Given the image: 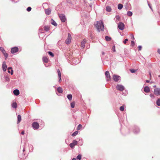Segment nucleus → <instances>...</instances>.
<instances>
[{"label": "nucleus", "mask_w": 160, "mask_h": 160, "mask_svg": "<svg viewBox=\"0 0 160 160\" xmlns=\"http://www.w3.org/2000/svg\"><path fill=\"white\" fill-rule=\"evenodd\" d=\"M57 72H58V77H61V76L60 71L58 69L57 70Z\"/></svg>", "instance_id": "c9c22d12"}, {"label": "nucleus", "mask_w": 160, "mask_h": 160, "mask_svg": "<svg viewBox=\"0 0 160 160\" xmlns=\"http://www.w3.org/2000/svg\"><path fill=\"white\" fill-rule=\"evenodd\" d=\"M154 93L157 96H160V88H157L154 89Z\"/></svg>", "instance_id": "423d86ee"}, {"label": "nucleus", "mask_w": 160, "mask_h": 160, "mask_svg": "<svg viewBox=\"0 0 160 160\" xmlns=\"http://www.w3.org/2000/svg\"><path fill=\"white\" fill-rule=\"evenodd\" d=\"M72 160H77L76 158H73Z\"/></svg>", "instance_id": "bf43d9fd"}, {"label": "nucleus", "mask_w": 160, "mask_h": 160, "mask_svg": "<svg viewBox=\"0 0 160 160\" xmlns=\"http://www.w3.org/2000/svg\"><path fill=\"white\" fill-rule=\"evenodd\" d=\"M82 128V125L81 124H79L77 128V130H80L81 128Z\"/></svg>", "instance_id": "473e14b6"}, {"label": "nucleus", "mask_w": 160, "mask_h": 160, "mask_svg": "<svg viewBox=\"0 0 160 160\" xmlns=\"http://www.w3.org/2000/svg\"><path fill=\"white\" fill-rule=\"evenodd\" d=\"M136 70L134 69H130V71L131 73H133L135 72L136 71Z\"/></svg>", "instance_id": "79ce46f5"}, {"label": "nucleus", "mask_w": 160, "mask_h": 160, "mask_svg": "<svg viewBox=\"0 0 160 160\" xmlns=\"http://www.w3.org/2000/svg\"><path fill=\"white\" fill-rule=\"evenodd\" d=\"M57 91L60 93H62L63 90L62 88L61 87H58L57 89Z\"/></svg>", "instance_id": "6ab92c4d"}, {"label": "nucleus", "mask_w": 160, "mask_h": 160, "mask_svg": "<svg viewBox=\"0 0 160 160\" xmlns=\"http://www.w3.org/2000/svg\"><path fill=\"white\" fill-rule=\"evenodd\" d=\"M150 76H151V74L150 73Z\"/></svg>", "instance_id": "69168bd1"}, {"label": "nucleus", "mask_w": 160, "mask_h": 160, "mask_svg": "<svg viewBox=\"0 0 160 160\" xmlns=\"http://www.w3.org/2000/svg\"><path fill=\"white\" fill-rule=\"evenodd\" d=\"M25 133V132H24V131H23L22 132H21V134H22V135H24Z\"/></svg>", "instance_id": "6e6d98bb"}, {"label": "nucleus", "mask_w": 160, "mask_h": 160, "mask_svg": "<svg viewBox=\"0 0 160 160\" xmlns=\"http://www.w3.org/2000/svg\"><path fill=\"white\" fill-rule=\"evenodd\" d=\"M158 52L160 54V49H158Z\"/></svg>", "instance_id": "5fc2aeb1"}, {"label": "nucleus", "mask_w": 160, "mask_h": 160, "mask_svg": "<svg viewBox=\"0 0 160 160\" xmlns=\"http://www.w3.org/2000/svg\"><path fill=\"white\" fill-rule=\"evenodd\" d=\"M18 118V121H17V123H19L21 120V115H18L17 117Z\"/></svg>", "instance_id": "4be33fe9"}, {"label": "nucleus", "mask_w": 160, "mask_h": 160, "mask_svg": "<svg viewBox=\"0 0 160 160\" xmlns=\"http://www.w3.org/2000/svg\"><path fill=\"white\" fill-rule=\"evenodd\" d=\"M0 50L2 52L3 54L6 52L4 49L2 47H0Z\"/></svg>", "instance_id": "7c9ffc66"}, {"label": "nucleus", "mask_w": 160, "mask_h": 160, "mask_svg": "<svg viewBox=\"0 0 160 160\" xmlns=\"http://www.w3.org/2000/svg\"><path fill=\"white\" fill-rule=\"evenodd\" d=\"M127 14L129 16H131L132 15V13L131 11H128L127 12Z\"/></svg>", "instance_id": "2f4dec72"}, {"label": "nucleus", "mask_w": 160, "mask_h": 160, "mask_svg": "<svg viewBox=\"0 0 160 160\" xmlns=\"http://www.w3.org/2000/svg\"><path fill=\"white\" fill-rule=\"evenodd\" d=\"M148 6L151 9V10L152 11V9L151 5L148 2Z\"/></svg>", "instance_id": "8fccbe9b"}, {"label": "nucleus", "mask_w": 160, "mask_h": 160, "mask_svg": "<svg viewBox=\"0 0 160 160\" xmlns=\"http://www.w3.org/2000/svg\"><path fill=\"white\" fill-rule=\"evenodd\" d=\"M32 126L34 129H37L39 127V125L38 123L35 122L32 123Z\"/></svg>", "instance_id": "20e7f679"}, {"label": "nucleus", "mask_w": 160, "mask_h": 160, "mask_svg": "<svg viewBox=\"0 0 160 160\" xmlns=\"http://www.w3.org/2000/svg\"><path fill=\"white\" fill-rule=\"evenodd\" d=\"M59 78V80H58V82H61L62 81V79H61V77H58Z\"/></svg>", "instance_id": "3c124183"}, {"label": "nucleus", "mask_w": 160, "mask_h": 160, "mask_svg": "<svg viewBox=\"0 0 160 160\" xmlns=\"http://www.w3.org/2000/svg\"><path fill=\"white\" fill-rule=\"evenodd\" d=\"M42 60L43 62L45 63H47L48 61V59L46 57H43L42 58Z\"/></svg>", "instance_id": "aec40b11"}, {"label": "nucleus", "mask_w": 160, "mask_h": 160, "mask_svg": "<svg viewBox=\"0 0 160 160\" xmlns=\"http://www.w3.org/2000/svg\"><path fill=\"white\" fill-rule=\"evenodd\" d=\"M13 93L15 95L18 96L20 92L18 89H16L13 90Z\"/></svg>", "instance_id": "4468645a"}, {"label": "nucleus", "mask_w": 160, "mask_h": 160, "mask_svg": "<svg viewBox=\"0 0 160 160\" xmlns=\"http://www.w3.org/2000/svg\"><path fill=\"white\" fill-rule=\"evenodd\" d=\"M69 146L71 148H72L75 145L72 143L70 144Z\"/></svg>", "instance_id": "a19ab883"}, {"label": "nucleus", "mask_w": 160, "mask_h": 160, "mask_svg": "<svg viewBox=\"0 0 160 160\" xmlns=\"http://www.w3.org/2000/svg\"><path fill=\"white\" fill-rule=\"evenodd\" d=\"M8 72L9 73H11V75L13 74V70L11 67H9L8 68Z\"/></svg>", "instance_id": "a211bd4d"}, {"label": "nucleus", "mask_w": 160, "mask_h": 160, "mask_svg": "<svg viewBox=\"0 0 160 160\" xmlns=\"http://www.w3.org/2000/svg\"><path fill=\"white\" fill-rule=\"evenodd\" d=\"M48 54L50 55L51 56H52V57H53L54 56V54L52 52H50V51H49L48 52Z\"/></svg>", "instance_id": "4c0bfd02"}, {"label": "nucleus", "mask_w": 160, "mask_h": 160, "mask_svg": "<svg viewBox=\"0 0 160 160\" xmlns=\"http://www.w3.org/2000/svg\"><path fill=\"white\" fill-rule=\"evenodd\" d=\"M142 48V47L141 46H139L138 47V51H140Z\"/></svg>", "instance_id": "de8ad7c7"}, {"label": "nucleus", "mask_w": 160, "mask_h": 160, "mask_svg": "<svg viewBox=\"0 0 160 160\" xmlns=\"http://www.w3.org/2000/svg\"><path fill=\"white\" fill-rule=\"evenodd\" d=\"M50 27L48 26H46L44 27V29L46 32H48L49 31Z\"/></svg>", "instance_id": "b1692460"}, {"label": "nucleus", "mask_w": 160, "mask_h": 160, "mask_svg": "<svg viewBox=\"0 0 160 160\" xmlns=\"http://www.w3.org/2000/svg\"><path fill=\"white\" fill-rule=\"evenodd\" d=\"M120 19V17L119 15H117L115 17V21L116 22H118V21H119Z\"/></svg>", "instance_id": "393cba45"}, {"label": "nucleus", "mask_w": 160, "mask_h": 160, "mask_svg": "<svg viewBox=\"0 0 160 160\" xmlns=\"http://www.w3.org/2000/svg\"><path fill=\"white\" fill-rule=\"evenodd\" d=\"M150 89L148 86H145L144 88V91L146 93L149 92H150Z\"/></svg>", "instance_id": "ddd939ff"}, {"label": "nucleus", "mask_w": 160, "mask_h": 160, "mask_svg": "<svg viewBox=\"0 0 160 160\" xmlns=\"http://www.w3.org/2000/svg\"><path fill=\"white\" fill-rule=\"evenodd\" d=\"M67 97L68 99L70 101H71L72 100V96L71 94H69L67 96Z\"/></svg>", "instance_id": "5701e85b"}, {"label": "nucleus", "mask_w": 160, "mask_h": 160, "mask_svg": "<svg viewBox=\"0 0 160 160\" xmlns=\"http://www.w3.org/2000/svg\"><path fill=\"white\" fill-rule=\"evenodd\" d=\"M12 108H16L17 107V104L16 102L12 103Z\"/></svg>", "instance_id": "412c9836"}, {"label": "nucleus", "mask_w": 160, "mask_h": 160, "mask_svg": "<svg viewBox=\"0 0 160 160\" xmlns=\"http://www.w3.org/2000/svg\"><path fill=\"white\" fill-rule=\"evenodd\" d=\"M156 87V85H154V86H153V87L155 88Z\"/></svg>", "instance_id": "680f3d73"}, {"label": "nucleus", "mask_w": 160, "mask_h": 160, "mask_svg": "<svg viewBox=\"0 0 160 160\" xmlns=\"http://www.w3.org/2000/svg\"><path fill=\"white\" fill-rule=\"evenodd\" d=\"M31 9H32L30 7H29L27 8V10L28 12H30L31 11Z\"/></svg>", "instance_id": "c03bdc74"}, {"label": "nucleus", "mask_w": 160, "mask_h": 160, "mask_svg": "<svg viewBox=\"0 0 160 160\" xmlns=\"http://www.w3.org/2000/svg\"><path fill=\"white\" fill-rule=\"evenodd\" d=\"M50 23L51 24L55 26H57V24L56 22L53 20L52 19L50 20Z\"/></svg>", "instance_id": "f3484780"}, {"label": "nucleus", "mask_w": 160, "mask_h": 160, "mask_svg": "<svg viewBox=\"0 0 160 160\" xmlns=\"http://www.w3.org/2000/svg\"><path fill=\"white\" fill-rule=\"evenodd\" d=\"M123 7V5L121 4H119L118 5V9L120 10Z\"/></svg>", "instance_id": "bb28decb"}, {"label": "nucleus", "mask_w": 160, "mask_h": 160, "mask_svg": "<svg viewBox=\"0 0 160 160\" xmlns=\"http://www.w3.org/2000/svg\"><path fill=\"white\" fill-rule=\"evenodd\" d=\"M113 80L116 82H118L119 80L120 81V77L119 76L114 75L113 76Z\"/></svg>", "instance_id": "1a4fd4ad"}, {"label": "nucleus", "mask_w": 160, "mask_h": 160, "mask_svg": "<svg viewBox=\"0 0 160 160\" xmlns=\"http://www.w3.org/2000/svg\"><path fill=\"white\" fill-rule=\"evenodd\" d=\"M112 49H113V52H115L116 51H115V46H113V47Z\"/></svg>", "instance_id": "864d4df0"}, {"label": "nucleus", "mask_w": 160, "mask_h": 160, "mask_svg": "<svg viewBox=\"0 0 160 160\" xmlns=\"http://www.w3.org/2000/svg\"><path fill=\"white\" fill-rule=\"evenodd\" d=\"M105 39L107 41H109L111 40V38L108 36H106L105 37Z\"/></svg>", "instance_id": "c756f323"}, {"label": "nucleus", "mask_w": 160, "mask_h": 160, "mask_svg": "<svg viewBox=\"0 0 160 160\" xmlns=\"http://www.w3.org/2000/svg\"><path fill=\"white\" fill-rule=\"evenodd\" d=\"M72 143L75 145H76L77 144H78V142L75 140H73V141H72Z\"/></svg>", "instance_id": "37998d69"}, {"label": "nucleus", "mask_w": 160, "mask_h": 160, "mask_svg": "<svg viewBox=\"0 0 160 160\" xmlns=\"http://www.w3.org/2000/svg\"><path fill=\"white\" fill-rule=\"evenodd\" d=\"M133 131L134 134H136L139 133L140 130L138 127L134 126L133 127Z\"/></svg>", "instance_id": "0eeeda50"}, {"label": "nucleus", "mask_w": 160, "mask_h": 160, "mask_svg": "<svg viewBox=\"0 0 160 160\" xmlns=\"http://www.w3.org/2000/svg\"><path fill=\"white\" fill-rule=\"evenodd\" d=\"M146 82L147 83H149L150 82V81H149V80H146Z\"/></svg>", "instance_id": "4d7b16f0"}, {"label": "nucleus", "mask_w": 160, "mask_h": 160, "mask_svg": "<svg viewBox=\"0 0 160 160\" xmlns=\"http://www.w3.org/2000/svg\"><path fill=\"white\" fill-rule=\"evenodd\" d=\"M156 104L158 106H160V98H158L157 99Z\"/></svg>", "instance_id": "c85d7f7f"}, {"label": "nucleus", "mask_w": 160, "mask_h": 160, "mask_svg": "<svg viewBox=\"0 0 160 160\" xmlns=\"http://www.w3.org/2000/svg\"><path fill=\"white\" fill-rule=\"evenodd\" d=\"M131 38H132V39H134V36L133 34H132L131 35Z\"/></svg>", "instance_id": "603ef678"}, {"label": "nucleus", "mask_w": 160, "mask_h": 160, "mask_svg": "<svg viewBox=\"0 0 160 160\" xmlns=\"http://www.w3.org/2000/svg\"><path fill=\"white\" fill-rule=\"evenodd\" d=\"M120 110L121 111H123L124 110V105H123L122 106H121L120 108Z\"/></svg>", "instance_id": "58836bf2"}, {"label": "nucleus", "mask_w": 160, "mask_h": 160, "mask_svg": "<svg viewBox=\"0 0 160 160\" xmlns=\"http://www.w3.org/2000/svg\"><path fill=\"white\" fill-rule=\"evenodd\" d=\"M3 54L5 58V60H6L7 58H8V54L7 53H6L5 52L4 53H3Z\"/></svg>", "instance_id": "e433bc0d"}, {"label": "nucleus", "mask_w": 160, "mask_h": 160, "mask_svg": "<svg viewBox=\"0 0 160 160\" xmlns=\"http://www.w3.org/2000/svg\"><path fill=\"white\" fill-rule=\"evenodd\" d=\"M2 68L4 72L6 71L7 68V66L6 64V62L5 61L3 62L2 65Z\"/></svg>", "instance_id": "9b49d317"}, {"label": "nucleus", "mask_w": 160, "mask_h": 160, "mask_svg": "<svg viewBox=\"0 0 160 160\" xmlns=\"http://www.w3.org/2000/svg\"><path fill=\"white\" fill-rule=\"evenodd\" d=\"M51 12V10L50 8H48L45 10V13L47 15H49L50 14Z\"/></svg>", "instance_id": "dca6fc26"}, {"label": "nucleus", "mask_w": 160, "mask_h": 160, "mask_svg": "<svg viewBox=\"0 0 160 160\" xmlns=\"http://www.w3.org/2000/svg\"><path fill=\"white\" fill-rule=\"evenodd\" d=\"M124 23L121 22H119L118 24V27L119 29L122 30H123L124 28Z\"/></svg>", "instance_id": "39448f33"}, {"label": "nucleus", "mask_w": 160, "mask_h": 160, "mask_svg": "<svg viewBox=\"0 0 160 160\" xmlns=\"http://www.w3.org/2000/svg\"><path fill=\"white\" fill-rule=\"evenodd\" d=\"M78 131H76L75 132H74L72 133V137H74L78 134Z\"/></svg>", "instance_id": "cd10ccee"}, {"label": "nucleus", "mask_w": 160, "mask_h": 160, "mask_svg": "<svg viewBox=\"0 0 160 160\" xmlns=\"http://www.w3.org/2000/svg\"><path fill=\"white\" fill-rule=\"evenodd\" d=\"M128 41V39H125L124 41H123V43L124 44H125Z\"/></svg>", "instance_id": "09e8293b"}, {"label": "nucleus", "mask_w": 160, "mask_h": 160, "mask_svg": "<svg viewBox=\"0 0 160 160\" xmlns=\"http://www.w3.org/2000/svg\"><path fill=\"white\" fill-rule=\"evenodd\" d=\"M71 37L70 33L68 34V38L65 41L66 43L67 44H69L71 42Z\"/></svg>", "instance_id": "6e6552de"}, {"label": "nucleus", "mask_w": 160, "mask_h": 160, "mask_svg": "<svg viewBox=\"0 0 160 160\" xmlns=\"http://www.w3.org/2000/svg\"><path fill=\"white\" fill-rule=\"evenodd\" d=\"M116 88L117 90L120 91H123L125 89L124 87L121 84H118L116 86Z\"/></svg>", "instance_id": "7ed1b4c3"}, {"label": "nucleus", "mask_w": 160, "mask_h": 160, "mask_svg": "<svg viewBox=\"0 0 160 160\" xmlns=\"http://www.w3.org/2000/svg\"><path fill=\"white\" fill-rule=\"evenodd\" d=\"M5 81L6 82H9L10 81V79L8 76H6L5 77Z\"/></svg>", "instance_id": "72a5a7b5"}, {"label": "nucleus", "mask_w": 160, "mask_h": 160, "mask_svg": "<svg viewBox=\"0 0 160 160\" xmlns=\"http://www.w3.org/2000/svg\"><path fill=\"white\" fill-rule=\"evenodd\" d=\"M29 147H30V148H32H32H33V146H32V145H30V146H29Z\"/></svg>", "instance_id": "13d9d810"}, {"label": "nucleus", "mask_w": 160, "mask_h": 160, "mask_svg": "<svg viewBox=\"0 0 160 160\" xmlns=\"http://www.w3.org/2000/svg\"><path fill=\"white\" fill-rule=\"evenodd\" d=\"M131 45L132 46H133L135 45V42H134V41H131Z\"/></svg>", "instance_id": "49530a36"}, {"label": "nucleus", "mask_w": 160, "mask_h": 160, "mask_svg": "<svg viewBox=\"0 0 160 160\" xmlns=\"http://www.w3.org/2000/svg\"><path fill=\"white\" fill-rule=\"evenodd\" d=\"M25 151V149H24V148L23 150V151L24 152V151Z\"/></svg>", "instance_id": "e2e57ef3"}, {"label": "nucleus", "mask_w": 160, "mask_h": 160, "mask_svg": "<svg viewBox=\"0 0 160 160\" xmlns=\"http://www.w3.org/2000/svg\"><path fill=\"white\" fill-rule=\"evenodd\" d=\"M18 51V48L17 47L12 48L11 49V52L12 53H14Z\"/></svg>", "instance_id": "9d476101"}, {"label": "nucleus", "mask_w": 160, "mask_h": 160, "mask_svg": "<svg viewBox=\"0 0 160 160\" xmlns=\"http://www.w3.org/2000/svg\"><path fill=\"white\" fill-rule=\"evenodd\" d=\"M81 155L79 154L78 156H77L76 158L77 159L80 160L81 158Z\"/></svg>", "instance_id": "f704fd0d"}, {"label": "nucleus", "mask_w": 160, "mask_h": 160, "mask_svg": "<svg viewBox=\"0 0 160 160\" xmlns=\"http://www.w3.org/2000/svg\"><path fill=\"white\" fill-rule=\"evenodd\" d=\"M58 15L61 21L62 22H65L66 20V18L64 14H58Z\"/></svg>", "instance_id": "f03ea898"}, {"label": "nucleus", "mask_w": 160, "mask_h": 160, "mask_svg": "<svg viewBox=\"0 0 160 160\" xmlns=\"http://www.w3.org/2000/svg\"><path fill=\"white\" fill-rule=\"evenodd\" d=\"M71 107L72 108H74L75 107V103L74 102H72L70 104Z\"/></svg>", "instance_id": "ea45409f"}, {"label": "nucleus", "mask_w": 160, "mask_h": 160, "mask_svg": "<svg viewBox=\"0 0 160 160\" xmlns=\"http://www.w3.org/2000/svg\"><path fill=\"white\" fill-rule=\"evenodd\" d=\"M106 10L108 12H110L111 11V8L109 6H107L106 7Z\"/></svg>", "instance_id": "a878e982"}, {"label": "nucleus", "mask_w": 160, "mask_h": 160, "mask_svg": "<svg viewBox=\"0 0 160 160\" xmlns=\"http://www.w3.org/2000/svg\"><path fill=\"white\" fill-rule=\"evenodd\" d=\"M105 75L107 78V80H109L110 79L111 77L109 71H106L105 72Z\"/></svg>", "instance_id": "f8f14e48"}, {"label": "nucleus", "mask_w": 160, "mask_h": 160, "mask_svg": "<svg viewBox=\"0 0 160 160\" xmlns=\"http://www.w3.org/2000/svg\"><path fill=\"white\" fill-rule=\"evenodd\" d=\"M86 40L84 39L81 42V47L83 48L85 47V44L86 43Z\"/></svg>", "instance_id": "2eb2a0df"}, {"label": "nucleus", "mask_w": 160, "mask_h": 160, "mask_svg": "<svg viewBox=\"0 0 160 160\" xmlns=\"http://www.w3.org/2000/svg\"><path fill=\"white\" fill-rule=\"evenodd\" d=\"M158 77H159V78H160V75H159L158 76Z\"/></svg>", "instance_id": "0e129e2a"}, {"label": "nucleus", "mask_w": 160, "mask_h": 160, "mask_svg": "<svg viewBox=\"0 0 160 160\" xmlns=\"http://www.w3.org/2000/svg\"><path fill=\"white\" fill-rule=\"evenodd\" d=\"M102 55H104V52H102Z\"/></svg>", "instance_id": "052dcab7"}, {"label": "nucleus", "mask_w": 160, "mask_h": 160, "mask_svg": "<svg viewBox=\"0 0 160 160\" xmlns=\"http://www.w3.org/2000/svg\"><path fill=\"white\" fill-rule=\"evenodd\" d=\"M150 96L152 98H154V95L153 94H150Z\"/></svg>", "instance_id": "a18cd8bd"}, {"label": "nucleus", "mask_w": 160, "mask_h": 160, "mask_svg": "<svg viewBox=\"0 0 160 160\" xmlns=\"http://www.w3.org/2000/svg\"><path fill=\"white\" fill-rule=\"evenodd\" d=\"M95 25L99 32H100L101 31H103L104 30V27L103 22L102 21L97 22L96 24H95Z\"/></svg>", "instance_id": "f257e3e1"}]
</instances>
